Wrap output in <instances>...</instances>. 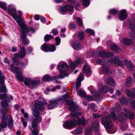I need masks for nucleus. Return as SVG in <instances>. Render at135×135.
<instances>
[{"label": "nucleus", "instance_id": "obj_1", "mask_svg": "<svg viewBox=\"0 0 135 135\" xmlns=\"http://www.w3.org/2000/svg\"><path fill=\"white\" fill-rule=\"evenodd\" d=\"M0 98L1 99H4L1 102L2 108L0 109L1 112L3 114H6L7 112V110L6 107L8 105V104L6 100L8 102H10V100H13V97L11 95L0 94Z\"/></svg>", "mask_w": 135, "mask_h": 135}, {"label": "nucleus", "instance_id": "obj_2", "mask_svg": "<svg viewBox=\"0 0 135 135\" xmlns=\"http://www.w3.org/2000/svg\"><path fill=\"white\" fill-rule=\"evenodd\" d=\"M66 103L68 105H70L69 109L70 111H73L71 113V115L73 117H76L81 114L80 113H78L75 112L76 110L79 109V108L76 105L72 100H67L66 101Z\"/></svg>", "mask_w": 135, "mask_h": 135}, {"label": "nucleus", "instance_id": "obj_3", "mask_svg": "<svg viewBox=\"0 0 135 135\" xmlns=\"http://www.w3.org/2000/svg\"><path fill=\"white\" fill-rule=\"evenodd\" d=\"M68 97V94H65L63 95L62 97V99H64ZM61 99L60 98H57L55 99H53L49 101V103L47 105L48 109H53L58 106L59 105V102Z\"/></svg>", "mask_w": 135, "mask_h": 135}, {"label": "nucleus", "instance_id": "obj_4", "mask_svg": "<svg viewBox=\"0 0 135 135\" xmlns=\"http://www.w3.org/2000/svg\"><path fill=\"white\" fill-rule=\"evenodd\" d=\"M33 115L34 118L32 120L31 126L33 128H36L37 127L38 124L42 120V118L40 115V113L36 110H34Z\"/></svg>", "mask_w": 135, "mask_h": 135}, {"label": "nucleus", "instance_id": "obj_5", "mask_svg": "<svg viewBox=\"0 0 135 135\" xmlns=\"http://www.w3.org/2000/svg\"><path fill=\"white\" fill-rule=\"evenodd\" d=\"M57 68L60 71V74L59 76L60 78H64L69 75V74L66 72L69 68L67 64L64 63L62 65H59Z\"/></svg>", "mask_w": 135, "mask_h": 135}, {"label": "nucleus", "instance_id": "obj_6", "mask_svg": "<svg viewBox=\"0 0 135 135\" xmlns=\"http://www.w3.org/2000/svg\"><path fill=\"white\" fill-rule=\"evenodd\" d=\"M99 121L97 120L92 123L91 127L88 128L85 134V135H92V131H94L95 132H97L99 128Z\"/></svg>", "mask_w": 135, "mask_h": 135}, {"label": "nucleus", "instance_id": "obj_7", "mask_svg": "<svg viewBox=\"0 0 135 135\" xmlns=\"http://www.w3.org/2000/svg\"><path fill=\"white\" fill-rule=\"evenodd\" d=\"M46 104V102L44 98L40 97L39 98L38 100L35 102L34 107L36 109L41 110L44 109V106Z\"/></svg>", "mask_w": 135, "mask_h": 135}, {"label": "nucleus", "instance_id": "obj_8", "mask_svg": "<svg viewBox=\"0 0 135 135\" xmlns=\"http://www.w3.org/2000/svg\"><path fill=\"white\" fill-rule=\"evenodd\" d=\"M110 117L109 115L103 118L102 120V124L104 126L107 130L110 129L112 127V123L110 120Z\"/></svg>", "mask_w": 135, "mask_h": 135}, {"label": "nucleus", "instance_id": "obj_9", "mask_svg": "<svg viewBox=\"0 0 135 135\" xmlns=\"http://www.w3.org/2000/svg\"><path fill=\"white\" fill-rule=\"evenodd\" d=\"M18 12L19 15H17L19 18L16 19L17 20L16 22L22 29L23 30L26 29V32H29V29L27 28L26 25L25 24L22 22V18L21 16L22 14V12L20 11H18Z\"/></svg>", "mask_w": 135, "mask_h": 135}, {"label": "nucleus", "instance_id": "obj_10", "mask_svg": "<svg viewBox=\"0 0 135 135\" xmlns=\"http://www.w3.org/2000/svg\"><path fill=\"white\" fill-rule=\"evenodd\" d=\"M40 83V80L34 81L31 78H27L24 81V83L26 85L29 86L31 88H33L34 86Z\"/></svg>", "mask_w": 135, "mask_h": 135}, {"label": "nucleus", "instance_id": "obj_11", "mask_svg": "<svg viewBox=\"0 0 135 135\" xmlns=\"http://www.w3.org/2000/svg\"><path fill=\"white\" fill-rule=\"evenodd\" d=\"M7 11L9 15L11 16L15 20H16L17 19L19 18V17L17 16V15L16 13V9L12 7V6H9Z\"/></svg>", "mask_w": 135, "mask_h": 135}, {"label": "nucleus", "instance_id": "obj_12", "mask_svg": "<svg viewBox=\"0 0 135 135\" xmlns=\"http://www.w3.org/2000/svg\"><path fill=\"white\" fill-rule=\"evenodd\" d=\"M5 77L4 76H2L0 77V84L2 85L0 86V92L3 93L6 92L7 90L5 84H3L4 82Z\"/></svg>", "mask_w": 135, "mask_h": 135}, {"label": "nucleus", "instance_id": "obj_13", "mask_svg": "<svg viewBox=\"0 0 135 135\" xmlns=\"http://www.w3.org/2000/svg\"><path fill=\"white\" fill-rule=\"evenodd\" d=\"M76 122V120L74 119L71 121L65 122L63 124V126L65 128L70 129L71 128L75 126Z\"/></svg>", "mask_w": 135, "mask_h": 135}, {"label": "nucleus", "instance_id": "obj_14", "mask_svg": "<svg viewBox=\"0 0 135 135\" xmlns=\"http://www.w3.org/2000/svg\"><path fill=\"white\" fill-rule=\"evenodd\" d=\"M73 9L74 7L72 6L71 5L67 6L61 8L60 13L62 14H65L67 11L70 12H73Z\"/></svg>", "mask_w": 135, "mask_h": 135}, {"label": "nucleus", "instance_id": "obj_15", "mask_svg": "<svg viewBox=\"0 0 135 135\" xmlns=\"http://www.w3.org/2000/svg\"><path fill=\"white\" fill-rule=\"evenodd\" d=\"M108 61L111 63L117 64L121 67H123L124 66L122 61L119 60L117 56L113 58L108 60Z\"/></svg>", "mask_w": 135, "mask_h": 135}, {"label": "nucleus", "instance_id": "obj_16", "mask_svg": "<svg viewBox=\"0 0 135 135\" xmlns=\"http://www.w3.org/2000/svg\"><path fill=\"white\" fill-rule=\"evenodd\" d=\"M128 15V12L126 10L124 9L122 10L118 18L121 21H123L127 18Z\"/></svg>", "mask_w": 135, "mask_h": 135}, {"label": "nucleus", "instance_id": "obj_17", "mask_svg": "<svg viewBox=\"0 0 135 135\" xmlns=\"http://www.w3.org/2000/svg\"><path fill=\"white\" fill-rule=\"evenodd\" d=\"M2 114H3L1 113V114L0 115V119L2 118V119L0 124V127L1 128L3 129L6 128L7 127V124L6 120L5 119L6 118L5 116Z\"/></svg>", "mask_w": 135, "mask_h": 135}, {"label": "nucleus", "instance_id": "obj_18", "mask_svg": "<svg viewBox=\"0 0 135 135\" xmlns=\"http://www.w3.org/2000/svg\"><path fill=\"white\" fill-rule=\"evenodd\" d=\"M113 53L112 52H108L107 54L104 51H100L99 52V55L102 56L103 59H107L108 58L113 56Z\"/></svg>", "mask_w": 135, "mask_h": 135}, {"label": "nucleus", "instance_id": "obj_19", "mask_svg": "<svg viewBox=\"0 0 135 135\" xmlns=\"http://www.w3.org/2000/svg\"><path fill=\"white\" fill-rule=\"evenodd\" d=\"M118 119L119 122L123 123L126 121L127 118V115L123 113H120L118 115Z\"/></svg>", "mask_w": 135, "mask_h": 135}, {"label": "nucleus", "instance_id": "obj_20", "mask_svg": "<svg viewBox=\"0 0 135 135\" xmlns=\"http://www.w3.org/2000/svg\"><path fill=\"white\" fill-rule=\"evenodd\" d=\"M21 39L23 40V42L24 45H26L29 43V41L26 38V35L25 33L23 31H21Z\"/></svg>", "mask_w": 135, "mask_h": 135}, {"label": "nucleus", "instance_id": "obj_21", "mask_svg": "<svg viewBox=\"0 0 135 135\" xmlns=\"http://www.w3.org/2000/svg\"><path fill=\"white\" fill-rule=\"evenodd\" d=\"M9 66L10 67L11 70L16 74H21V72L19 68L15 66L12 64H11Z\"/></svg>", "mask_w": 135, "mask_h": 135}, {"label": "nucleus", "instance_id": "obj_22", "mask_svg": "<svg viewBox=\"0 0 135 135\" xmlns=\"http://www.w3.org/2000/svg\"><path fill=\"white\" fill-rule=\"evenodd\" d=\"M83 70L84 72L86 74V76L88 77L91 74L90 66L88 65H86L84 66Z\"/></svg>", "mask_w": 135, "mask_h": 135}, {"label": "nucleus", "instance_id": "obj_23", "mask_svg": "<svg viewBox=\"0 0 135 135\" xmlns=\"http://www.w3.org/2000/svg\"><path fill=\"white\" fill-rule=\"evenodd\" d=\"M83 75L81 73L79 75V76L77 79V81L76 84V86L77 90V89H78L79 88V87L80 86L81 84V82L83 80Z\"/></svg>", "mask_w": 135, "mask_h": 135}, {"label": "nucleus", "instance_id": "obj_24", "mask_svg": "<svg viewBox=\"0 0 135 135\" xmlns=\"http://www.w3.org/2000/svg\"><path fill=\"white\" fill-rule=\"evenodd\" d=\"M72 45L73 48L75 50H79L80 46V44L77 41H75L73 42Z\"/></svg>", "mask_w": 135, "mask_h": 135}, {"label": "nucleus", "instance_id": "obj_25", "mask_svg": "<svg viewBox=\"0 0 135 135\" xmlns=\"http://www.w3.org/2000/svg\"><path fill=\"white\" fill-rule=\"evenodd\" d=\"M57 79L56 78L53 79L52 78L51 76L48 75H46L44 76L42 78V80L46 81H49L51 80H55L56 83H57L58 81L56 80Z\"/></svg>", "mask_w": 135, "mask_h": 135}, {"label": "nucleus", "instance_id": "obj_26", "mask_svg": "<svg viewBox=\"0 0 135 135\" xmlns=\"http://www.w3.org/2000/svg\"><path fill=\"white\" fill-rule=\"evenodd\" d=\"M110 48L112 50L117 52H120L121 51L120 48L117 45H112L110 47Z\"/></svg>", "mask_w": 135, "mask_h": 135}, {"label": "nucleus", "instance_id": "obj_27", "mask_svg": "<svg viewBox=\"0 0 135 135\" xmlns=\"http://www.w3.org/2000/svg\"><path fill=\"white\" fill-rule=\"evenodd\" d=\"M77 123L79 125L82 124L84 126L87 123V120L83 118L81 119L79 118L77 120Z\"/></svg>", "mask_w": 135, "mask_h": 135}, {"label": "nucleus", "instance_id": "obj_28", "mask_svg": "<svg viewBox=\"0 0 135 135\" xmlns=\"http://www.w3.org/2000/svg\"><path fill=\"white\" fill-rule=\"evenodd\" d=\"M19 57L20 58H23L26 54V52L24 47H22L19 52Z\"/></svg>", "mask_w": 135, "mask_h": 135}, {"label": "nucleus", "instance_id": "obj_29", "mask_svg": "<svg viewBox=\"0 0 135 135\" xmlns=\"http://www.w3.org/2000/svg\"><path fill=\"white\" fill-rule=\"evenodd\" d=\"M132 41L131 40L128 38H125L123 39L122 43L124 45H129L132 44Z\"/></svg>", "mask_w": 135, "mask_h": 135}, {"label": "nucleus", "instance_id": "obj_30", "mask_svg": "<svg viewBox=\"0 0 135 135\" xmlns=\"http://www.w3.org/2000/svg\"><path fill=\"white\" fill-rule=\"evenodd\" d=\"M129 28L135 34V19L133 20V23H131L129 26Z\"/></svg>", "mask_w": 135, "mask_h": 135}, {"label": "nucleus", "instance_id": "obj_31", "mask_svg": "<svg viewBox=\"0 0 135 135\" xmlns=\"http://www.w3.org/2000/svg\"><path fill=\"white\" fill-rule=\"evenodd\" d=\"M120 102L122 105H127L128 102L126 98L124 96H122L120 100Z\"/></svg>", "mask_w": 135, "mask_h": 135}, {"label": "nucleus", "instance_id": "obj_32", "mask_svg": "<svg viewBox=\"0 0 135 135\" xmlns=\"http://www.w3.org/2000/svg\"><path fill=\"white\" fill-rule=\"evenodd\" d=\"M124 61L125 62L129 70H132L133 69L134 67L132 63L129 62L128 60H124Z\"/></svg>", "mask_w": 135, "mask_h": 135}, {"label": "nucleus", "instance_id": "obj_33", "mask_svg": "<svg viewBox=\"0 0 135 135\" xmlns=\"http://www.w3.org/2000/svg\"><path fill=\"white\" fill-rule=\"evenodd\" d=\"M109 89L108 87L106 86H105L101 88L100 90V92L101 94H104L108 91Z\"/></svg>", "mask_w": 135, "mask_h": 135}, {"label": "nucleus", "instance_id": "obj_34", "mask_svg": "<svg viewBox=\"0 0 135 135\" xmlns=\"http://www.w3.org/2000/svg\"><path fill=\"white\" fill-rule=\"evenodd\" d=\"M107 82L109 85L110 86H114L115 83L114 79L111 77L108 78Z\"/></svg>", "mask_w": 135, "mask_h": 135}, {"label": "nucleus", "instance_id": "obj_35", "mask_svg": "<svg viewBox=\"0 0 135 135\" xmlns=\"http://www.w3.org/2000/svg\"><path fill=\"white\" fill-rule=\"evenodd\" d=\"M78 94L80 97H83L85 98L86 95L85 92L82 89H80L79 90H77Z\"/></svg>", "mask_w": 135, "mask_h": 135}, {"label": "nucleus", "instance_id": "obj_36", "mask_svg": "<svg viewBox=\"0 0 135 135\" xmlns=\"http://www.w3.org/2000/svg\"><path fill=\"white\" fill-rule=\"evenodd\" d=\"M48 46L49 45H47L46 44H44L41 46V50L44 52H48Z\"/></svg>", "mask_w": 135, "mask_h": 135}, {"label": "nucleus", "instance_id": "obj_37", "mask_svg": "<svg viewBox=\"0 0 135 135\" xmlns=\"http://www.w3.org/2000/svg\"><path fill=\"white\" fill-rule=\"evenodd\" d=\"M83 131V128L82 127H79L77 128L75 130L72 132V133L74 134H79L80 133Z\"/></svg>", "mask_w": 135, "mask_h": 135}, {"label": "nucleus", "instance_id": "obj_38", "mask_svg": "<svg viewBox=\"0 0 135 135\" xmlns=\"http://www.w3.org/2000/svg\"><path fill=\"white\" fill-rule=\"evenodd\" d=\"M81 59L79 58L78 60H76L74 63L70 62V64L71 69H73L74 67L80 62Z\"/></svg>", "mask_w": 135, "mask_h": 135}, {"label": "nucleus", "instance_id": "obj_39", "mask_svg": "<svg viewBox=\"0 0 135 135\" xmlns=\"http://www.w3.org/2000/svg\"><path fill=\"white\" fill-rule=\"evenodd\" d=\"M56 47L54 45H49L48 52H53L55 51Z\"/></svg>", "mask_w": 135, "mask_h": 135}, {"label": "nucleus", "instance_id": "obj_40", "mask_svg": "<svg viewBox=\"0 0 135 135\" xmlns=\"http://www.w3.org/2000/svg\"><path fill=\"white\" fill-rule=\"evenodd\" d=\"M126 93L129 97L131 98H134L135 97V93H133L128 89H127Z\"/></svg>", "mask_w": 135, "mask_h": 135}, {"label": "nucleus", "instance_id": "obj_41", "mask_svg": "<svg viewBox=\"0 0 135 135\" xmlns=\"http://www.w3.org/2000/svg\"><path fill=\"white\" fill-rule=\"evenodd\" d=\"M8 126L10 128H12L13 126V123L12 121V119L11 117L9 116L8 120Z\"/></svg>", "mask_w": 135, "mask_h": 135}, {"label": "nucleus", "instance_id": "obj_42", "mask_svg": "<svg viewBox=\"0 0 135 135\" xmlns=\"http://www.w3.org/2000/svg\"><path fill=\"white\" fill-rule=\"evenodd\" d=\"M132 79L131 77L127 78L126 80V84L127 86H129L132 84Z\"/></svg>", "mask_w": 135, "mask_h": 135}, {"label": "nucleus", "instance_id": "obj_43", "mask_svg": "<svg viewBox=\"0 0 135 135\" xmlns=\"http://www.w3.org/2000/svg\"><path fill=\"white\" fill-rule=\"evenodd\" d=\"M54 38V37L52 35L47 34L45 36L44 39L45 41H47L50 40L51 39Z\"/></svg>", "mask_w": 135, "mask_h": 135}, {"label": "nucleus", "instance_id": "obj_44", "mask_svg": "<svg viewBox=\"0 0 135 135\" xmlns=\"http://www.w3.org/2000/svg\"><path fill=\"white\" fill-rule=\"evenodd\" d=\"M0 7L2 9L6 11H7L8 9L6 7V4L5 3L2 2H0Z\"/></svg>", "mask_w": 135, "mask_h": 135}, {"label": "nucleus", "instance_id": "obj_45", "mask_svg": "<svg viewBox=\"0 0 135 135\" xmlns=\"http://www.w3.org/2000/svg\"><path fill=\"white\" fill-rule=\"evenodd\" d=\"M129 103L132 108L133 109H135V101L133 100H131Z\"/></svg>", "mask_w": 135, "mask_h": 135}, {"label": "nucleus", "instance_id": "obj_46", "mask_svg": "<svg viewBox=\"0 0 135 135\" xmlns=\"http://www.w3.org/2000/svg\"><path fill=\"white\" fill-rule=\"evenodd\" d=\"M13 62L15 65H18L19 59L17 58L16 57L12 59Z\"/></svg>", "mask_w": 135, "mask_h": 135}, {"label": "nucleus", "instance_id": "obj_47", "mask_svg": "<svg viewBox=\"0 0 135 135\" xmlns=\"http://www.w3.org/2000/svg\"><path fill=\"white\" fill-rule=\"evenodd\" d=\"M82 2L83 5L86 6H88L90 3L89 0H83Z\"/></svg>", "mask_w": 135, "mask_h": 135}, {"label": "nucleus", "instance_id": "obj_48", "mask_svg": "<svg viewBox=\"0 0 135 135\" xmlns=\"http://www.w3.org/2000/svg\"><path fill=\"white\" fill-rule=\"evenodd\" d=\"M109 13L110 14L115 15L118 13V11L114 9H111L109 10Z\"/></svg>", "mask_w": 135, "mask_h": 135}, {"label": "nucleus", "instance_id": "obj_49", "mask_svg": "<svg viewBox=\"0 0 135 135\" xmlns=\"http://www.w3.org/2000/svg\"><path fill=\"white\" fill-rule=\"evenodd\" d=\"M77 24L79 26L83 25L82 21L81 19L80 18H78L76 20Z\"/></svg>", "mask_w": 135, "mask_h": 135}, {"label": "nucleus", "instance_id": "obj_50", "mask_svg": "<svg viewBox=\"0 0 135 135\" xmlns=\"http://www.w3.org/2000/svg\"><path fill=\"white\" fill-rule=\"evenodd\" d=\"M86 32L88 33H89L92 35H94V32L93 30L90 29L88 28L86 30Z\"/></svg>", "mask_w": 135, "mask_h": 135}, {"label": "nucleus", "instance_id": "obj_51", "mask_svg": "<svg viewBox=\"0 0 135 135\" xmlns=\"http://www.w3.org/2000/svg\"><path fill=\"white\" fill-rule=\"evenodd\" d=\"M109 71V70L107 66H103V71L104 73L107 74L108 72Z\"/></svg>", "mask_w": 135, "mask_h": 135}, {"label": "nucleus", "instance_id": "obj_52", "mask_svg": "<svg viewBox=\"0 0 135 135\" xmlns=\"http://www.w3.org/2000/svg\"><path fill=\"white\" fill-rule=\"evenodd\" d=\"M16 77L17 79L20 81H23V78L22 76L20 75H16Z\"/></svg>", "mask_w": 135, "mask_h": 135}, {"label": "nucleus", "instance_id": "obj_53", "mask_svg": "<svg viewBox=\"0 0 135 135\" xmlns=\"http://www.w3.org/2000/svg\"><path fill=\"white\" fill-rule=\"evenodd\" d=\"M97 62L99 64L101 65L104 64L105 63V62L104 60H101L100 59H98L97 60Z\"/></svg>", "mask_w": 135, "mask_h": 135}, {"label": "nucleus", "instance_id": "obj_54", "mask_svg": "<svg viewBox=\"0 0 135 135\" xmlns=\"http://www.w3.org/2000/svg\"><path fill=\"white\" fill-rule=\"evenodd\" d=\"M78 37L80 39H82L84 37L83 32H80L78 34Z\"/></svg>", "mask_w": 135, "mask_h": 135}, {"label": "nucleus", "instance_id": "obj_55", "mask_svg": "<svg viewBox=\"0 0 135 135\" xmlns=\"http://www.w3.org/2000/svg\"><path fill=\"white\" fill-rule=\"evenodd\" d=\"M21 119L24 127H26L27 126V122L25 121L23 117H21Z\"/></svg>", "mask_w": 135, "mask_h": 135}, {"label": "nucleus", "instance_id": "obj_56", "mask_svg": "<svg viewBox=\"0 0 135 135\" xmlns=\"http://www.w3.org/2000/svg\"><path fill=\"white\" fill-rule=\"evenodd\" d=\"M85 98L88 101H90L94 99L91 96H86V95Z\"/></svg>", "mask_w": 135, "mask_h": 135}, {"label": "nucleus", "instance_id": "obj_57", "mask_svg": "<svg viewBox=\"0 0 135 135\" xmlns=\"http://www.w3.org/2000/svg\"><path fill=\"white\" fill-rule=\"evenodd\" d=\"M129 118L130 119H132L133 118L135 117V114L133 112H130V113L129 114Z\"/></svg>", "mask_w": 135, "mask_h": 135}, {"label": "nucleus", "instance_id": "obj_58", "mask_svg": "<svg viewBox=\"0 0 135 135\" xmlns=\"http://www.w3.org/2000/svg\"><path fill=\"white\" fill-rule=\"evenodd\" d=\"M111 117L114 120H116L117 119L115 113L113 112L111 113Z\"/></svg>", "mask_w": 135, "mask_h": 135}, {"label": "nucleus", "instance_id": "obj_59", "mask_svg": "<svg viewBox=\"0 0 135 135\" xmlns=\"http://www.w3.org/2000/svg\"><path fill=\"white\" fill-rule=\"evenodd\" d=\"M56 42L57 45H59L60 43V39L59 37H56Z\"/></svg>", "mask_w": 135, "mask_h": 135}, {"label": "nucleus", "instance_id": "obj_60", "mask_svg": "<svg viewBox=\"0 0 135 135\" xmlns=\"http://www.w3.org/2000/svg\"><path fill=\"white\" fill-rule=\"evenodd\" d=\"M69 27L72 29H74L75 28L76 25L74 23H71L69 25Z\"/></svg>", "mask_w": 135, "mask_h": 135}, {"label": "nucleus", "instance_id": "obj_61", "mask_svg": "<svg viewBox=\"0 0 135 135\" xmlns=\"http://www.w3.org/2000/svg\"><path fill=\"white\" fill-rule=\"evenodd\" d=\"M32 132L35 135H37L39 133L38 131L36 129L33 130L32 131Z\"/></svg>", "mask_w": 135, "mask_h": 135}, {"label": "nucleus", "instance_id": "obj_62", "mask_svg": "<svg viewBox=\"0 0 135 135\" xmlns=\"http://www.w3.org/2000/svg\"><path fill=\"white\" fill-rule=\"evenodd\" d=\"M27 65V64H25L23 62H21L20 64V66L23 69L25 68V66Z\"/></svg>", "mask_w": 135, "mask_h": 135}, {"label": "nucleus", "instance_id": "obj_63", "mask_svg": "<svg viewBox=\"0 0 135 135\" xmlns=\"http://www.w3.org/2000/svg\"><path fill=\"white\" fill-rule=\"evenodd\" d=\"M52 32L53 34L54 35H56L58 33L57 30L55 29H54L52 31Z\"/></svg>", "mask_w": 135, "mask_h": 135}, {"label": "nucleus", "instance_id": "obj_64", "mask_svg": "<svg viewBox=\"0 0 135 135\" xmlns=\"http://www.w3.org/2000/svg\"><path fill=\"white\" fill-rule=\"evenodd\" d=\"M93 116L94 118H97L100 117L101 116V115H99L97 114L94 113L93 114Z\"/></svg>", "mask_w": 135, "mask_h": 135}]
</instances>
